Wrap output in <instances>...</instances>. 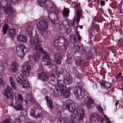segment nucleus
Here are the masks:
<instances>
[{"label": "nucleus", "instance_id": "nucleus-1", "mask_svg": "<svg viewBox=\"0 0 123 123\" xmlns=\"http://www.w3.org/2000/svg\"><path fill=\"white\" fill-rule=\"evenodd\" d=\"M42 42L40 36L37 34L35 35L34 37H31L29 41V45L31 47L34 46L36 51L33 54V58L35 62H38L41 57L40 54L39 52V51L40 52L43 56V60L45 63L44 64L49 66L51 68L52 67V65L50 62L49 55L46 52L43 51L42 47L41 46V43Z\"/></svg>", "mask_w": 123, "mask_h": 123}, {"label": "nucleus", "instance_id": "nucleus-2", "mask_svg": "<svg viewBox=\"0 0 123 123\" xmlns=\"http://www.w3.org/2000/svg\"><path fill=\"white\" fill-rule=\"evenodd\" d=\"M41 7L43 6L46 7V10L48 13V17L53 23L58 24L60 17V10L56 6L51 2L49 0H37Z\"/></svg>", "mask_w": 123, "mask_h": 123}, {"label": "nucleus", "instance_id": "nucleus-3", "mask_svg": "<svg viewBox=\"0 0 123 123\" xmlns=\"http://www.w3.org/2000/svg\"><path fill=\"white\" fill-rule=\"evenodd\" d=\"M63 108L68 110L71 113H73L76 110L77 116L78 118L75 121L70 123H80V121H82L84 118L85 110L82 108L78 107L76 109V107L74 104L70 100L66 101L63 104Z\"/></svg>", "mask_w": 123, "mask_h": 123}, {"label": "nucleus", "instance_id": "nucleus-4", "mask_svg": "<svg viewBox=\"0 0 123 123\" xmlns=\"http://www.w3.org/2000/svg\"><path fill=\"white\" fill-rule=\"evenodd\" d=\"M64 80H60L57 81L58 86L56 87L54 90L52 94L53 98H56L61 96H62L65 98L68 97L69 91V89H67L65 84L68 85L70 84L67 83L65 79Z\"/></svg>", "mask_w": 123, "mask_h": 123}, {"label": "nucleus", "instance_id": "nucleus-5", "mask_svg": "<svg viewBox=\"0 0 123 123\" xmlns=\"http://www.w3.org/2000/svg\"><path fill=\"white\" fill-rule=\"evenodd\" d=\"M25 102L26 104H29L32 103L34 109H32L30 111V115L31 117L33 118L40 117L42 116L41 110L38 109V104L36 102L33 98V96L31 94L28 95L26 97Z\"/></svg>", "mask_w": 123, "mask_h": 123}, {"label": "nucleus", "instance_id": "nucleus-6", "mask_svg": "<svg viewBox=\"0 0 123 123\" xmlns=\"http://www.w3.org/2000/svg\"><path fill=\"white\" fill-rule=\"evenodd\" d=\"M54 44L55 49L61 51L62 50L64 51L67 49L68 42L65 38L60 37L55 41Z\"/></svg>", "mask_w": 123, "mask_h": 123}, {"label": "nucleus", "instance_id": "nucleus-7", "mask_svg": "<svg viewBox=\"0 0 123 123\" xmlns=\"http://www.w3.org/2000/svg\"><path fill=\"white\" fill-rule=\"evenodd\" d=\"M84 84L82 82L78 83L74 87V89H75L73 91L75 95L78 99L80 100L84 98L86 92L85 90L82 88L84 86Z\"/></svg>", "mask_w": 123, "mask_h": 123}, {"label": "nucleus", "instance_id": "nucleus-8", "mask_svg": "<svg viewBox=\"0 0 123 123\" xmlns=\"http://www.w3.org/2000/svg\"><path fill=\"white\" fill-rule=\"evenodd\" d=\"M55 73L57 75L63 74H65V80L67 83L71 84L72 81V78L70 77V75L68 73H67L65 69H63L61 67L57 68L55 70Z\"/></svg>", "mask_w": 123, "mask_h": 123}, {"label": "nucleus", "instance_id": "nucleus-9", "mask_svg": "<svg viewBox=\"0 0 123 123\" xmlns=\"http://www.w3.org/2000/svg\"><path fill=\"white\" fill-rule=\"evenodd\" d=\"M74 8L75 9H76L77 12L76 18L74 20V22L72 24V26H73L75 30L77 31L78 23L80 21V18L82 15V10L78 5H76Z\"/></svg>", "mask_w": 123, "mask_h": 123}, {"label": "nucleus", "instance_id": "nucleus-10", "mask_svg": "<svg viewBox=\"0 0 123 123\" xmlns=\"http://www.w3.org/2000/svg\"><path fill=\"white\" fill-rule=\"evenodd\" d=\"M26 49V47L25 45H21L19 46H17L16 48V54L18 57L21 58H23Z\"/></svg>", "mask_w": 123, "mask_h": 123}, {"label": "nucleus", "instance_id": "nucleus-11", "mask_svg": "<svg viewBox=\"0 0 123 123\" xmlns=\"http://www.w3.org/2000/svg\"><path fill=\"white\" fill-rule=\"evenodd\" d=\"M37 27L40 30H46L48 28L47 23L45 20H40L37 25Z\"/></svg>", "mask_w": 123, "mask_h": 123}, {"label": "nucleus", "instance_id": "nucleus-12", "mask_svg": "<svg viewBox=\"0 0 123 123\" xmlns=\"http://www.w3.org/2000/svg\"><path fill=\"white\" fill-rule=\"evenodd\" d=\"M2 93L7 98L12 99L13 98V93L12 90L8 86H7L6 89L3 91Z\"/></svg>", "mask_w": 123, "mask_h": 123}, {"label": "nucleus", "instance_id": "nucleus-13", "mask_svg": "<svg viewBox=\"0 0 123 123\" xmlns=\"http://www.w3.org/2000/svg\"><path fill=\"white\" fill-rule=\"evenodd\" d=\"M21 28L22 31H25L29 36L31 37L32 35L33 27L29 25L28 24H25Z\"/></svg>", "mask_w": 123, "mask_h": 123}, {"label": "nucleus", "instance_id": "nucleus-14", "mask_svg": "<svg viewBox=\"0 0 123 123\" xmlns=\"http://www.w3.org/2000/svg\"><path fill=\"white\" fill-rule=\"evenodd\" d=\"M22 68L23 74L26 76H28L31 69V66L29 65H25L22 66Z\"/></svg>", "mask_w": 123, "mask_h": 123}, {"label": "nucleus", "instance_id": "nucleus-15", "mask_svg": "<svg viewBox=\"0 0 123 123\" xmlns=\"http://www.w3.org/2000/svg\"><path fill=\"white\" fill-rule=\"evenodd\" d=\"M94 101L91 98L87 97L85 99L83 103L85 105H86L88 108L89 109H91L93 107Z\"/></svg>", "mask_w": 123, "mask_h": 123}, {"label": "nucleus", "instance_id": "nucleus-16", "mask_svg": "<svg viewBox=\"0 0 123 123\" xmlns=\"http://www.w3.org/2000/svg\"><path fill=\"white\" fill-rule=\"evenodd\" d=\"M96 107L98 109V111L100 112L102 114L101 117V122L102 123H107L106 120H108L110 121L109 119L107 118L106 116L103 114V111L102 108L99 105L96 106Z\"/></svg>", "mask_w": 123, "mask_h": 123}, {"label": "nucleus", "instance_id": "nucleus-17", "mask_svg": "<svg viewBox=\"0 0 123 123\" xmlns=\"http://www.w3.org/2000/svg\"><path fill=\"white\" fill-rule=\"evenodd\" d=\"M39 79L41 80L44 81L48 80V77L46 73L42 72L40 69H38L37 72Z\"/></svg>", "mask_w": 123, "mask_h": 123}, {"label": "nucleus", "instance_id": "nucleus-18", "mask_svg": "<svg viewBox=\"0 0 123 123\" xmlns=\"http://www.w3.org/2000/svg\"><path fill=\"white\" fill-rule=\"evenodd\" d=\"M100 117L98 115L95 113L91 115L89 120L91 123H93L95 122H98L100 121Z\"/></svg>", "mask_w": 123, "mask_h": 123}, {"label": "nucleus", "instance_id": "nucleus-19", "mask_svg": "<svg viewBox=\"0 0 123 123\" xmlns=\"http://www.w3.org/2000/svg\"><path fill=\"white\" fill-rule=\"evenodd\" d=\"M4 9V13L8 15L13 14L14 12L13 9L12 7V5L11 4H9L8 6L3 9Z\"/></svg>", "mask_w": 123, "mask_h": 123}, {"label": "nucleus", "instance_id": "nucleus-20", "mask_svg": "<svg viewBox=\"0 0 123 123\" xmlns=\"http://www.w3.org/2000/svg\"><path fill=\"white\" fill-rule=\"evenodd\" d=\"M57 115L58 116H59V117L57 123H69V120L66 117H64L62 119L60 117L62 116V113L61 111H59Z\"/></svg>", "mask_w": 123, "mask_h": 123}, {"label": "nucleus", "instance_id": "nucleus-21", "mask_svg": "<svg viewBox=\"0 0 123 123\" xmlns=\"http://www.w3.org/2000/svg\"><path fill=\"white\" fill-rule=\"evenodd\" d=\"M72 50L74 53L79 52L80 50V46L77 44L73 43L71 45Z\"/></svg>", "mask_w": 123, "mask_h": 123}, {"label": "nucleus", "instance_id": "nucleus-22", "mask_svg": "<svg viewBox=\"0 0 123 123\" xmlns=\"http://www.w3.org/2000/svg\"><path fill=\"white\" fill-rule=\"evenodd\" d=\"M10 66L11 68L10 71L13 73H14L18 70V65L15 62H11Z\"/></svg>", "mask_w": 123, "mask_h": 123}, {"label": "nucleus", "instance_id": "nucleus-23", "mask_svg": "<svg viewBox=\"0 0 123 123\" xmlns=\"http://www.w3.org/2000/svg\"><path fill=\"white\" fill-rule=\"evenodd\" d=\"M17 40L19 42L23 43H26L28 41L27 37L22 35H19L17 37Z\"/></svg>", "mask_w": 123, "mask_h": 123}, {"label": "nucleus", "instance_id": "nucleus-24", "mask_svg": "<svg viewBox=\"0 0 123 123\" xmlns=\"http://www.w3.org/2000/svg\"><path fill=\"white\" fill-rule=\"evenodd\" d=\"M14 96L16 100V103H22L23 102V98L20 94L16 92L15 93Z\"/></svg>", "mask_w": 123, "mask_h": 123}, {"label": "nucleus", "instance_id": "nucleus-25", "mask_svg": "<svg viewBox=\"0 0 123 123\" xmlns=\"http://www.w3.org/2000/svg\"><path fill=\"white\" fill-rule=\"evenodd\" d=\"M16 30L14 28L10 29L7 33V35L10 38H13L16 34Z\"/></svg>", "mask_w": 123, "mask_h": 123}, {"label": "nucleus", "instance_id": "nucleus-26", "mask_svg": "<svg viewBox=\"0 0 123 123\" xmlns=\"http://www.w3.org/2000/svg\"><path fill=\"white\" fill-rule=\"evenodd\" d=\"M55 60V62L57 64H60L61 63L62 57L60 54L56 53L54 55Z\"/></svg>", "mask_w": 123, "mask_h": 123}, {"label": "nucleus", "instance_id": "nucleus-27", "mask_svg": "<svg viewBox=\"0 0 123 123\" xmlns=\"http://www.w3.org/2000/svg\"><path fill=\"white\" fill-rule=\"evenodd\" d=\"M16 76L17 77L16 79L18 83L20 84L25 79H24L23 76L20 73H18L16 74Z\"/></svg>", "mask_w": 123, "mask_h": 123}, {"label": "nucleus", "instance_id": "nucleus-28", "mask_svg": "<svg viewBox=\"0 0 123 123\" xmlns=\"http://www.w3.org/2000/svg\"><path fill=\"white\" fill-rule=\"evenodd\" d=\"M9 2H8L6 0H1L0 2V9H4L7 6V5L8 6L9 4H10Z\"/></svg>", "mask_w": 123, "mask_h": 123}, {"label": "nucleus", "instance_id": "nucleus-29", "mask_svg": "<svg viewBox=\"0 0 123 123\" xmlns=\"http://www.w3.org/2000/svg\"><path fill=\"white\" fill-rule=\"evenodd\" d=\"M7 62L8 61L7 60H5V61L1 62L0 65V71L2 74H4L5 73L4 71L5 70V68L4 65L5 64H7Z\"/></svg>", "mask_w": 123, "mask_h": 123}, {"label": "nucleus", "instance_id": "nucleus-30", "mask_svg": "<svg viewBox=\"0 0 123 123\" xmlns=\"http://www.w3.org/2000/svg\"><path fill=\"white\" fill-rule=\"evenodd\" d=\"M45 99L48 103V104L47 105L48 107H49L51 109L53 107L52 106L53 101L52 99L48 96H46L45 97Z\"/></svg>", "mask_w": 123, "mask_h": 123}, {"label": "nucleus", "instance_id": "nucleus-31", "mask_svg": "<svg viewBox=\"0 0 123 123\" xmlns=\"http://www.w3.org/2000/svg\"><path fill=\"white\" fill-rule=\"evenodd\" d=\"M16 104L15 106H13V108L16 110L19 111L23 109V106L22 103H16Z\"/></svg>", "mask_w": 123, "mask_h": 123}, {"label": "nucleus", "instance_id": "nucleus-32", "mask_svg": "<svg viewBox=\"0 0 123 123\" xmlns=\"http://www.w3.org/2000/svg\"><path fill=\"white\" fill-rule=\"evenodd\" d=\"M111 83H110L104 82L102 83L101 86L102 87L108 89L111 87Z\"/></svg>", "mask_w": 123, "mask_h": 123}, {"label": "nucleus", "instance_id": "nucleus-33", "mask_svg": "<svg viewBox=\"0 0 123 123\" xmlns=\"http://www.w3.org/2000/svg\"><path fill=\"white\" fill-rule=\"evenodd\" d=\"M20 85L24 88H27L29 86L28 81L26 80H24Z\"/></svg>", "mask_w": 123, "mask_h": 123}, {"label": "nucleus", "instance_id": "nucleus-34", "mask_svg": "<svg viewBox=\"0 0 123 123\" xmlns=\"http://www.w3.org/2000/svg\"><path fill=\"white\" fill-rule=\"evenodd\" d=\"M9 81L13 89L14 90L16 89L17 88L15 86L13 78L12 77H10L9 79Z\"/></svg>", "mask_w": 123, "mask_h": 123}, {"label": "nucleus", "instance_id": "nucleus-35", "mask_svg": "<svg viewBox=\"0 0 123 123\" xmlns=\"http://www.w3.org/2000/svg\"><path fill=\"white\" fill-rule=\"evenodd\" d=\"M76 115H77V114L73 113L70 116L69 121L70 123L76 121L77 119H76Z\"/></svg>", "mask_w": 123, "mask_h": 123}, {"label": "nucleus", "instance_id": "nucleus-36", "mask_svg": "<svg viewBox=\"0 0 123 123\" xmlns=\"http://www.w3.org/2000/svg\"><path fill=\"white\" fill-rule=\"evenodd\" d=\"M69 11L68 9L64 7V9L62 11V13L64 16H68L69 15Z\"/></svg>", "mask_w": 123, "mask_h": 123}, {"label": "nucleus", "instance_id": "nucleus-37", "mask_svg": "<svg viewBox=\"0 0 123 123\" xmlns=\"http://www.w3.org/2000/svg\"><path fill=\"white\" fill-rule=\"evenodd\" d=\"M70 43H77L75 36L74 35H71L70 37Z\"/></svg>", "mask_w": 123, "mask_h": 123}, {"label": "nucleus", "instance_id": "nucleus-38", "mask_svg": "<svg viewBox=\"0 0 123 123\" xmlns=\"http://www.w3.org/2000/svg\"><path fill=\"white\" fill-rule=\"evenodd\" d=\"M74 73H75V77L77 78H78L80 79L82 78V74L79 73V72L77 71L76 70H75V71H74Z\"/></svg>", "mask_w": 123, "mask_h": 123}, {"label": "nucleus", "instance_id": "nucleus-39", "mask_svg": "<svg viewBox=\"0 0 123 123\" xmlns=\"http://www.w3.org/2000/svg\"><path fill=\"white\" fill-rule=\"evenodd\" d=\"M75 61L77 65L78 66L80 65L82 63L81 58L79 56H77L76 57Z\"/></svg>", "mask_w": 123, "mask_h": 123}, {"label": "nucleus", "instance_id": "nucleus-40", "mask_svg": "<svg viewBox=\"0 0 123 123\" xmlns=\"http://www.w3.org/2000/svg\"><path fill=\"white\" fill-rule=\"evenodd\" d=\"M9 26L7 25H5L3 27V34H5L7 31V30L9 28Z\"/></svg>", "mask_w": 123, "mask_h": 123}, {"label": "nucleus", "instance_id": "nucleus-41", "mask_svg": "<svg viewBox=\"0 0 123 123\" xmlns=\"http://www.w3.org/2000/svg\"><path fill=\"white\" fill-rule=\"evenodd\" d=\"M66 62L68 64H71L72 62L71 57L69 54L67 55V58Z\"/></svg>", "mask_w": 123, "mask_h": 123}, {"label": "nucleus", "instance_id": "nucleus-42", "mask_svg": "<svg viewBox=\"0 0 123 123\" xmlns=\"http://www.w3.org/2000/svg\"><path fill=\"white\" fill-rule=\"evenodd\" d=\"M48 32L47 31L44 32L43 34V37L44 39H46L48 37L49 35Z\"/></svg>", "mask_w": 123, "mask_h": 123}, {"label": "nucleus", "instance_id": "nucleus-43", "mask_svg": "<svg viewBox=\"0 0 123 123\" xmlns=\"http://www.w3.org/2000/svg\"><path fill=\"white\" fill-rule=\"evenodd\" d=\"M5 84V83L2 79V76L0 74V87H3Z\"/></svg>", "mask_w": 123, "mask_h": 123}, {"label": "nucleus", "instance_id": "nucleus-44", "mask_svg": "<svg viewBox=\"0 0 123 123\" xmlns=\"http://www.w3.org/2000/svg\"><path fill=\"white\" fill-rule=\"evenodd\" d=\"M11 2L14 4H18L20 2V0H9Z\"/></svg>", "mask_w": 123, "mask_h": 123}, {"label": "nucleus", "instance_id": "nucleus-45", "mask_svg": "<svg viewBox=\"0 0 123 123\" xmlns=\"http://www.w3.org/2000/svg\"><path fill=\"white\" fill-rule=\"evenodd\" d=\"M62 24L63 25L66 26L68 25H69L68 21L67 20H63L62 23Z\"/></svg>", "mask_w": 123, "mask_h": 123}, {"label": "nucleus", "instance_id": "nucleus-46", "mask_svg": "<svg viewBox=\"0 0 123 123\" xmlns=\"http://www.w3.org/2000/svg\"><path fill=\"white\" fill-rule=\"evenodd\" d=\"M24 118V117L23 116H20L19 117V119H17L15 120V123H22V122H21L20 119H22L23 118Z\"/></svg>", "mask_w": 123, "mask_h": 123}, {"label": "nucleus", "instance_id": "nucleus-47", "mask_svg": "<svg viewBox=\"0 0 123 123\" xmlns=\"http://www.w3.org/2000/svg\"><path fill=\"white\" fill-rule=\"evenodd\" d=\"M50 76L52 80V81H54L55 79L54 74L53 73H51Z\"/></svg>", "mask_w": 123, "mask_h": 123}, {"label": "nucleus", "instance_id": "nucleus-48", "mask_svg": "<svg viewBox=\"0 0 123 123\" xmlns=\"http://www.w3.org/2000/svg\"><path fill=\"white\" fill-rule=\"evenodd\" d=\"M92 87L94 89L97 88V84L95 82H92Z\"/></svg>", "mask_w": 123, "mask_h": 123}, {"label": "nucleus", "instance_id": "nucleus-49", "mask_svg": "<svg viewBox=\"0 0 123 123\" xmlns=\"http://www.w3.org/2000/svg\"><path fill=\"white\" fill-rule=\"evenodd\" d=\"M1 123H11L10 120L9 119H7Z\"/></svg>", "mask_w": 123, "mask_h": 123}, {"label": "nucleus", "instance_id": "nucleus-50", "mask_svg": "<svg viewBox=\"0 0 123 123\" xmlns=\"http://www.w3.org/2000/svg\"><path fill=\"white\" fill-rule=\"evenodd\" d=\"M79 32L78 31H77V32L76 36L77 37L78 40L79 41H80L81 39V38L79 34Z\"/></svg>", "mask_w": 123, "mask_h": 123}, {"label": "nucleus", "instance_id": "nucleus-51", "mask_svg": "<svg viewBox=\"0 0 123 123\" xmlns=\"http://www.w3.org/2000/svg\"><path fill=\"white\" fill-rule=\"evenodd\" d=\"M100 4L102 6H104L105 5V2L104 1L101 0L100 2Z\"/></svg>", "mask_w": 123, "mask_h": 123}, {"label": "nucleus", "instance_id": "nucleus-52", "mask_svg": "<svg viewBox=\"0 0 123 123\" xmlns=\"http://www.w3.org/2000/svg\"><path fill=\"white\" fill-rule=\"evenodd\" d=\"M86 48L84 50H83L82 53L83 54H86Z\"/></svg>", "mask_w": 123, "mask_h": 123}, {"label": "nucleus", "instance_id": "nucleus-53", "mask_svg": "<svg viewBox=\"0 0 123 123\" xmlns=\"http://www.w3.org/2000/svg\"><path fill=\"white\" fill-rule=\"evenodd\" d=\"M11 101H12L11 103L10 104V105H11V106H12L13 107V106H15L14 105L13 100H12Z\"/></svg>", "mask_w": 123, "mask_h": 123}, {"label": "nucleus", "instance_id": "nucleus-54", "mask_svg": "<svg viewBox=\"0 0 123 123\" xmlns=\"http://www.w3.org/2000/svg\"><path fill=\"white\" fill-rule=\"evenodd\" d=\"M79 27L81 29L83 28V26L82 25H80Z\"/></svg>", "mask_w": 123, "mask_h": 123}, {"label": "nucleus", "instance_id": "nucleus-55", "mask_svg": "<svg viewBox=\"0 0 123 123\" xmlns=\"http://www.w3.org/2000/svg\"><path fill=\"white\" fill-rule=\"evenodd\" d=\"M122 75V74L121 73H119L118 74V75L120 76Z\"/></svg>", "mask_w": 123, "mask_h": 123}, {"label": "nucleus", "instance_id": "nucleus-56", "mask_svg": "<svg viewBox=\"0 0 123 123\" xmlns=\"http://www.w3.org/2000/svg\"><path fill=\"white\" fill-rule=\"evenodd\" d=\"M98 11H100V12H101L102 11V9H99L98 10Z\"/></svg>", "mask_w": 123, "mask_h": 123}, {"label": "nucleus", "instance_id": "nucleus-57", "mask_svg": "<svg viewBox=\"0 0 123 123\" xmlns=\"http://www.w3.org/2000/svg\"><path fill=\"white\" fill-rule=\"evenodd\" d=\"M105 60H106L107 59V58L106 57V55H105Z\"/></svg>", "mask_w": 123, "mask_h": 123}, {"label": "nucleus", "instance_id": "nucleus-58", "mask_svg": "<svg viewBox=\"0 0 123 123\" xmlns=\"http://www.w3.org/2000/svg\"><path fill=\"white\" fill-rule=\"evenodd\" d=\"M2 14L0 12V17H1L2 16Z\"/></svg>", "mask_w": 123, "mask_h": 123}, {"label": "nucleus", "instance_id": "nucleus-59", "mask_svg": "<svg viewBox=\"0 0 123 123\" xmlns=\"http://www.w3.org/2000/svg\"><path fill=\"white\" fill-rule=\"evenodd\" d=\"M121 79L122 80H123V76H122L121 77Z\"/></svg>", "mask_w": 123, "mask_h": 123}, {"label": "nucleus", "instance_id": "nucleus-60", "mask_svg": "<svg viewBox=\"0 0 123 123\" xmlns=\"http://www.w3.org/2000/svg\"><path fill=\"white\" fill-rule=\"evenodd\" d=\"M115 104H116V106H117V105L118 104V103H117L115 102Z\"/></svg>", "mask_w": 123, "mask_h": 123}, {"label": "nucleus", "instance_id": "nucleus-61", "mask_svg": "<svg viewBox=\"0 0 123 123\" xmlns=\"http://www.w3.org/2000/svg\"><path fill=\"white\" fill-rule=\"evenodd\" d=\"M26 123H30V122H27Z\"/></svg>", "mask_w": 123, "mask_h": 123}, {"label": "nucleus", "instance_id": "nucleus-62", "mask_svg": "<svg viewBox=\"0 0 123 123\" xmlns=\"http://www.w3.org/2000/svg\"><path fill=\"white\" fill-rule=\"evenodd\" d=\"M122 12V11H120V12H119V13H121Z\"/></svg>", "mask_w": 123, "mask_h": 123}, {"label": "nucleus", "instance_id": "nucleus-63", "mask_svg": "<svg viewBox=\"0 0 123 123\" xmlns=\"http://www.w3.org/2000/svg\"><path fill=\"white\" fill-rule=\"evenodd\" d=\"M98 1V2H99V1L100 0H97Z\"/></svg>", "mask_w": 123, "mask_h": 123}, {"label": "nucleus", "instance_id": "nucleus-64", "mask_svg": "<svg viewBox=\"0 0 123 123\" xmlns=\"http://www.w3.org/2000/svg\"><path fill=\"white\" fill-rule=\"evenodd\" d=\"M107 94H110V93H107Z\"/></svg>", "mask_w": 123, "mask_h": 123}]
</instances>
